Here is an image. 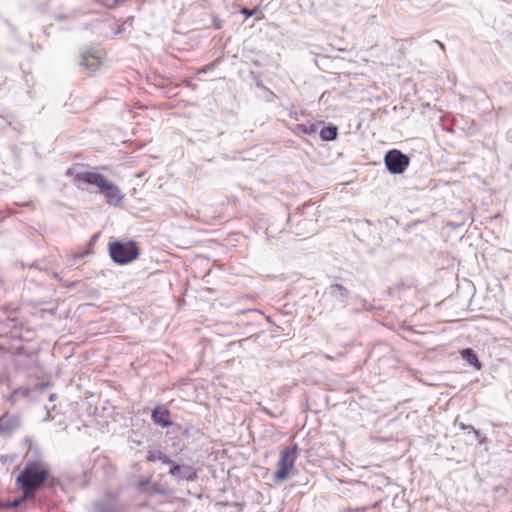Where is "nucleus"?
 <instances>
[{"label":"nucleus","instance_id":"nucleus-1","mask_svg":"<svg viewBox=\"0 0 512 512\" xmlns=\"http://www.w3.org/2000/svg\"><path fill=\"white\" fill-rule=\"evenodd\" d=\"M16 483L22 490L31 492L45 502L61 488V482L51 476L49 469L39 461L27 462L18 474Z\"/></svg>","mask_w":512,"mask_h":512},{"label":"nucleus","instance_id":"nucleus-2","mask_svg":"<svg viewBox=\"0 0 512 512\" xmlns=\"http://www.w3.org/2000/svg\"><path fill=\"white\" fill-rule=\"evenodd\" d=\"M75 181L83 182L99 188V192L105 196L106 202L110 206H117L124 197L120 188L116 184L98 172L86 171L83 173H77L75 175Z\"/></svg>","mask_w":512,"mask_h":512},{"label":"nucleus","instance_id":"nucleus-3","mask_svg":"<svg viewBox=\"0 0 512 512\" xmlns=\"http://www.w3.org/2000/svg\"><path fill=\"white\" fill-rule=\"evenodd\" d=\"M108 252L114 263L125 265L138 258L140 249L133 240H115L109 243Z\"/></svg>","mask_w":512,"mask_h":512},{"label":"nucleus","instance_id":"nucleus-4","mask_svg":"<svg viewBox=\"0 0 512 512\" xmlns=\"http://www.w3.org/2000/svg\"><path fill=\"white\" fill-rule=\"evenodd\" d=\"M350 292L341 284H331L324 292V301L331 311L344 309Z\"/></svg>","mask_w":512,"mask_h":512},{"label":"nucleus","instance_id":"nucleus-5","mask_svg":"<svg viewBox=\"0 0 512 512\" xmlns=\"http://www.w3.org/2000/svg\"><path fill=\"white\" fill-rule=\"evenodd\" d=\"M387 171L392 175L403 174L410 164V157L401 150H388L383 158Z\"/></svg>","mask_w":512,"mask_h":512},{"label":"nucleus","instance_id":"nucleus-6","mask_svg":"<svg viewBox=\"0 0 512 512\" xmlns=\"http://www.w3.org/2000/svg\"><path fill=\"white\" fill-rule=\"evenodd\" d=\"M296 450L297 447L295 446L293 448H285L281 452L278 468L274 473L276 481L283 482L288 478L290 471L294 467Z\"/></svg>","mask_w":512,"mask_h":512},{"label":"nucleus","instance_id":"nucleus-7","mask_svg":"<svg viewBox=\"0 0 512 512\" xmlns=\"http://www.w3.org/2000/svg\"><path fill=\"white\" fill-rule=\"evenodd\" d=\"M168 474L172 476L177 482H192L197 480V469L192 465L178 464L173 461L169 467Z\"/></svg>","mask_w":512,"mask_h":512},{"label":"nucleus","instance_id":"nucleus-8","mask_svg":"<svg viewBox=\"0 0 512 512\" xmlns=\"http://www.w3.org/2000/svg\"><path fill=\"white\" fill-rule=\"evenodd\" d=\"M101 64L99 52L94 49L83 52L79 57V65L91 73L96 72Z\"/></svg>","mask_w":512,"mask_h":512},{"label":"nucleus","instance_id":"nucleus-9","mask_svg":"<svg viewBox=\"0 0 512 512\" xmlns=\"http://www.w3.org/2000/svg\"><path fill=\"white\" fill-rule=\"evenodd\" d=\"M20 427L18 416L5 413L0 417V435L9 436Z\"/></svg>","mask_w":512,"mask_h":512},{"label":"nucleus","instance_id":"nucleus-10","mask_svg":"<svg viewBox=\"0 0 512 512\" xmlns=\"http://www.w3.org/2000/svg\"><path fill=\"white\" fill-rule=\"evenodd\" d=\"M170 416V410L161 405H157L156 407H154L151 413L152 421L156 425H159L163 428L170 427L173 424V422L170 419Z\"/></svg>","mask_w":512,"mask_h":512},{"label":"nucleus","instance_id":"nucleus-11","mask_svg":"<svg viewBox=\"0 0 512 512\" xmlns=\"http://www.w3.org/2000/svg\"><path fill=\"white\" fill-rule=\"evenodd\" d=\"M45 501H40V498H38L36 495L32 494L31 492L27 490H23L22 495L20 497H17L9 502V507L11 508H17L21 506L22 504H25L27 506L31 505L34 506L36 504H43Z\"/></svg>","mask_w":512,"mask_h":512},{"label":"nucleus","instance_id":"nucleus-12","mask_svg":"<svg viewBox=\"0 0 512 512\" xmlns=\"http://www.w3.org/2000/svg\"><path fill=\"white\" fill-rule=\"evenodd\" d=\"M137 488L140 492L148 495L165 494V490L159 484L151 482L149 479L139 481Z\"/></svg>","mask_w":512,"mask_h":512},{"label":"nucleus","instance_id":"nucleus-13","mask_svg":"<svg viewBox=\"0 0 512 512\" xmlns=\"http://www.w3.org/2000/svg\"><path fill=\"white\" fill-rule=\"evenodd\" d=\"M461 358L466 361L470 366L476 370H480L482 367L481 362L478 359L476 352L472 348H464L460 350Z\"/></svg>","mask_w":512,"mask_h":512},{"label":"nucleus","instance_id":"nucleus-14","mask_svg":"<svg viewBox=\"0 0 512 512\" xmlns=\"http://www.w3.org/2000/svg\"><path fill=\"white\" fill-rule=\"evenodd\" d=\"M146 460L149 462L159 461L165 465H171L173 460L160 450H149L146 455Z\"/></svg>","mask_w":512,"mask_h":512},{"label":"nucleus","instance_id":"nucleus-15","mask_svg":"<svg viewBox=\"0 0 512 512\" xmlns=\"http://www.w3.org/2000/svg\"><path fill=\"white\" fill-rule=\"evenodd\" d=\"M319 136L323 141H333L338 136V128L333 124L323 126L319 132Z\"/></svg>","mask_w":512,"mask_h":512},{"label":"nucleus","instance_id":"nucleus-16","mask_svg":"<svg viewBox=\"0 0 512 512\" xmlns=\"http://www.w3.org/2000/svg\"><path fill=\"white\" fill-rule=\"evenodd\" d=\"M93 512H123L122 509L112 503L98 500L93 503Z\"/></svg>","mask_w":512,"mask_h":512},{"label":"nucleus","instance_id":"nucleus-17","mask_svg":"<svg viewBox=\"0 0 512 512\" xmlns=\"http://www.w3.org/2000/svg\"><path fill=\"white\" fill-rule=\"evenodd\" d=\"M293 131L302 133L305 135H313L317 132V124L312 122L296 124L293 127Z\"/></svg>","mask_w":512,"mask_h":512},{"label":"nucleus","instance_id":"nucleus-18","mask_svg":"<svg viewBox=\"0 0 512 512\" xmlns=\"http://www.w3.org/2000/svg\"><path fill=\"white\" fill-rule=\"evenodd\" d=\"M32 390L33 389H31L29 387H18L13 390L11 396L9 397V400L14 401V398L17 395H21L24 398H30Z\"/></svg>","mask_w":512,"mask_h":512},{"label":"nucleus","instance_id":"nucleus-19","mask_svg":"<svg viewBox=\"0 0 512 512\" xmlns=\"http://www.w3.org/2000/svg\"><path fill=\"white\" fill-rule=\"evenodd\" d=\"M78 166H79V164H76V165H74V166H72V167H69V168L65 171V176H73V177H74L73 182H74V184L77 186V188H78V189H80V190H84L85 188H84V187H82V186L80 185V183H81V182H79V181H75V175H76L77 173H79L78 171H76V168H77ZM83 172H84V171H81L80 173H83Z\"/></svg>","mask_w":512,"mask_h":512},{"label":"nucleus","instance_id":"nucleus-20","mask_svg":"<svg viewBox=\"0 0 512 512\" xmlns=\"http://www.w3.org/2000/svg\"><path fill=\"white\" fill-rule=\"evenodd\" d=\"M312 221H308L306 219H303L301 221H298V224H297V227L295 230H293V233H295L296 235L298 236H302L304 235L305 233L302 231V226L303 228H306V226L308 225H312Z\"/></svg>","mask_w":512,"mask_h":512},{"label":"nucleus","instance_id":"nucleus-21","mask_svg":"<svg viewBox=\"0 0 512 512\" xmlns=\"http://www.w3.org/2000/svg\"><path fill=\"white\" fill-rule=\"evenodd\" d=\"M90 253L89 250H85L79 253H75L70 260L69 266L76 265L80 260H82L84 257H86Z\"/></svg>","mask_w":512,"mask_h":512},{"label":"nucleus","instance_id":"nucleus-22","mask_svg":"<svg viewBox=\"0 0 512 512\" xmlns=\"http://www.w3.org/2000/svg\"><path fill=\"white\" fill-rule=\"evenodd\" d=\"M50 386V382L49 381H46V382H39L37 383L33 390H37V391H44L46 388H48Z\"/></svg>","mask_w":512,"mask_h":512},{"label":"nucleus","instance_id":"nucleus-23","mask_svg":"<svg viewBox=\"0 0 512 512\" xmlns=\"http://www.w3.org/2000/svg\"><path fill=\"white\" fill-rule=\"evenodd\" d=\"M213 26L215 29H221L222 28V20L219 19L217 16H214L212 19Z\"/></svg>","mask_w":512,"mask_h":512},{"label":"nucleus","instance_id":"nucleus-24","mask_svg":"<svg viewBox=\"0 0 512 512\" xmlns=\"http://www.w3.org/2000/svg\"><path fill=\"white\" fill-rule=\"evenodd\" d=\"M475 435V438L479 441V443H483L486 440L485 436H482L479 430L475 429V431H472Z\"/></svg>","mask_w":512,"mask_h":512},{"label":"nucleus","instance_id":"nucleus-25","mask_svg":"<svg viewBox=\"0 0 512 512\" xmlns=\"http://www.w3.org/2000/svg\"><path fill=\"white\" fill-rule=\"evenodd\" d=\"M459 428L461 430H466L468 432H472V431H475V428L472 426V425H467V424H464V423H459Z\"/></svg>","mask_w":512,"mask_h":512},{"label":"nucleus","instance_id":"nucleus-26","mask_svg":"<svg viewBox=\"0 0 512 512\" xmlns=\"http://www.w3.org/2000/svg\"><path fill=\"white\" fill-rule=\"evenodd\" d=\"M241 13L244 14L246 17H251L254 14L253 11H251L250 9H248L246 7L242 8Z\"/></svg>","mask_w":512,"mask_h":512},{"label":"nucleus","instance_id":"nucleus-27","mask_svg":"<svg viewBox=\"0 0 512 512\" xmlns=\"http://www.w3.org/2000/svg\"><path fill=\"white\" fill-rule=\"evenodd\" d=\"M123 0H112V3L108 5V8L114 9L116 8Z\"/></svg>","mask_w":512,"mask_h":512},{"label":"nucleus","instance_id":"nucleus-28","mask_svg":"<svg viewBox=\"0 0 512 512\" xmlns=\"http://www.w3.org/2000/svg\"><path fill=\"white\" fill-rule=\"evenodd\" d=\"M507 140L512 142V129H510L506 134Z\"/></svg>","mask_w":512,"mask_h":512},{"label":"nucleus","instance_id":"nucleus-29","mask_svg":"<svg viewBox=\"0 0 512 512\" xmlns=\"http://www.w3.org/2000/svg\"><path fill=\"white\" fill-rule=\"evenodd\" d=\"M56 398H57V395H56V394H54V393H52V394H50V396H49V401L53 402V401H55V400H56Z\"/></svg>","mask_w":512,"mask_h":512},{"label":"nucleus","instance_id":"nucleus-30","mask_svg":"<svg viewBox=\"0 0 512 512\" xmlns=\"http://www.w3.org/2000/svg\"><path fill=\"white\" fill-rule=\"evenodd\" d=\"M30 268H38V261L33 262L29 265Z\"/></svg>","mask_w":512,"mask_h":512},{"label":"nucleus","instance_id":"nucleus-31","mask_svg":"<svg viewBox=\"0 0 512 512\" xmlns=\"http://www.w3.org/2000/svg\"><path fill=\"white\" fill-rule=\"evenodd\" d=\"M96 237H97L96 235H94V236L92 237V239L90 240V245H92V244H93V242L95 241Z\"/></svg>","mask_w":512,"mask_h":512},{"label":"nucleus","instance_id":"nucleus-32","mask_svg":"<svg viewBox=\"0 0 512 512\" xmlns=\"http://www.w3.org/2000/svg\"><path fill=\"white\" fill-rule=\"evenodd\" d=\"M437 43L439 44V46H440L442 49H444V45H443L441 42L437 41Z\"/></svg>","mask_w":512,"mask_h":512},{"label":"nucleus","instance_id":"nucleus-33","mask_svg":"<svg viewBox=\"0 0 512 512\" xmlns=\"http://www.w3.org/2000/svg\"><path fill=\"white\" fill-rule=\"evenodd\" d=\"M187 433H188V428H185L183 434H187Z\"/></svg>","mask_w":512,"mask_h":512},{"label":"nucleus","instance_id":"nucleus-34","mask_svg":"<svg viewBox=\"0 0 512 512\" xmlns=\"http://www.w3.org/2000/svg\"><path fill=\"white\" fill-rule=\"evenodd\" d=\"M54 278L58 279V274L57 273L54 274Z\"/></svg>","mask_w":512,"mask_h":512}]
</instances>
